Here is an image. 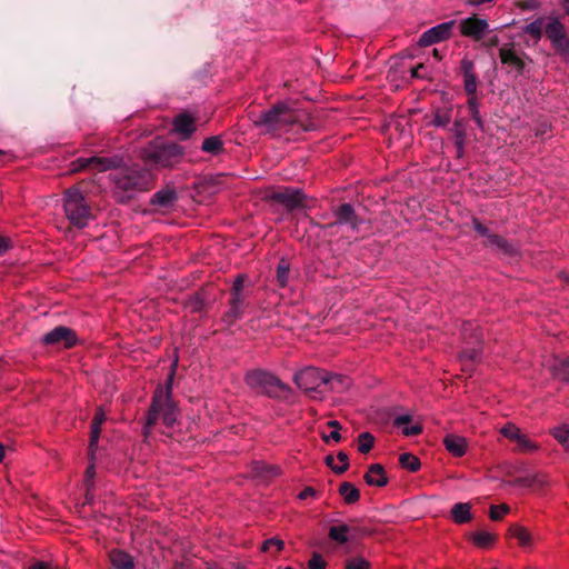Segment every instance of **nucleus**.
<instances>
[{"label": "nucleus", "instance_id": "f257e3e1", "mask_svg": "<svg viewBox=\"0 0 569 569\" xmlns=\"http://www.w3.org/2000/svg\"><path fill=\"white\" fill-rule=\"evenodd\" d=\"M460 333L465 347L459 352L458 360L462 370L470 372L481 361L483 335L480 327L472 321H463Z\"/></svg>", "mask_w": 569, "mask_h": 569}, {"label": "nucleus", "instance_id": "f03ea898", "mask_svg": "<svg viewBox=\"0 0 569 569\" xmlns=\"http://www.w3.org/2000/svg\"><path fill=\"white\" fill-rule=\"evenodd\" d=\"M141 157L147 164L172 168L183 159L184 148L172 141L154 140L142 149Z\"/></svg>", "mask_w": 569, "mask_h": 569}, {"label": "nucleus", "instance_id": "7ed1b4c3", "mask_svg": "<svg viewBox=\"0 0 569 569\" xmlns=\"http://www.w3.org/2000/svg\"><path fill=\"white\" fill-rule=\"evenodd\" d=\"M244 381L257 393L271 399H287L292 391L290 386L282 382L276 375L262 369L248 371Z\"/></svg>", "mask_w": 569, "mask_h": 569}, {"label": "nucleus", "instance_id": "20e7f679", "mask_svg": "<svg viewBox=\"0 0 569 569\" xmlns=\"http://www.w3.org/2000/svg\"><path fill=\"white\" fill-rule=\"evenodd\" d=\"M162 416L163 423L172 427L178 418V409L171 397L163 393L162 386H158L153 392L150 408L144 423V436L156 426L159 417Z\"/></svg>", "mask_w": 569, "mask_h": 569}, {"label": "nucleus", "instance_id": "39448f33", "mask_svg": "<svg viewBox=\"0 0 569 569\" xmlns=\"http://www.w3.org/2000/svg\"><path fill=\"white\" fill-rule=\"evenodd\" d=\"M62 201L64 214L69 222L78 229L87 227L93 214L80 189L77 187L67 189Z\"/></svg>", "mask_w": 569, "mask_h": 569}, {"label": "nucleus", "instance_id": "423d86ee", "mask_svg": "<svg viewBox=\"0 0 569 569\" xmlns=\"http://www.w3.org/2000/svg\"><path fill=\"white\" fill-rule=\"evenodd\" d=\"M247 277L239 274L230 289V299L228 301V310L222 315V322L228 327L233 326L238 320L242 319L246 308L248 307L247 296L244 293V282Z\"/></svg>", "mask_w": 569, "mask_h": 569}, {"label": "nucleus", "instance_id": "0eeeda50", "mask_svg": "<svg viewBox=\"0 0 569 569\" xmlns=\"http://www.w3.org/2000/svg\"><path fill=\"white\" fill-rule=\"evenodd\" d=\"M151 173L147 169H126L113 176L116 188L124 192L146 191L151 186Z\"/></svg>", "mask_w": 569, "mask_h": 569}, {"label": "nucleus", "instance_id": "6e6552de", "mask_svg": "<svg viewBox=\"0 0 569 569\" xmlns=\"http://www.w3.org/2000/svg\"><path fill=\"white\" fill-rule=\"evenodd\" d=\"M327 371L313 367L305 368L293 376V382L313 399H321Z\"/></svg>", "mask_w": 569, "mask_h": 569}, {"label": "nucleus", "instance_id": "1a4fd4ad", "mask_svg": "<svg viewBox=\"0 0 569 569\" xmlns=\"http://www.w3.org/2000/svg\"><path fill=\"white\" fill-rule=\"evenodd\" d=\"M269 200L282 204L288 212L307 209V196L299 188H279L269 194Z\"/></svg>", "mask_w": 569, "mask_h": 569}, {"label": "nucleus", "instance_id": "9d476101", "mask_svg": "<svg viewBox=\"0 0 569 569\" xmlns=\"http://www.w3.org/2000/svg\"><path fill=\"white\" fill-rule=\"evenodd\" d=\"M332 214L335 217V221L326 223L322 226L325 230L330 231V234H333V229L338 226H346L352 231H357L362 224L363 220L359 217L351 203H341L332 210Z\"/></svg>", "mask_w": 569, "mask_h": 569}, {"label": "nucleus", "instance_id": "9b49d317", "mask_svg": "<svg viewBox=\"0 0 569 569\" xmlns=\"http://www.w3.org/2000/svg\"><path fill=\"white\" fill-rule=\"evenodd\" d=\"M499 58L502 64L510 68V71L516 73V77L525 74L528 63H532V59L523 51H517L512 43L503 44L499 49Z\"/></svg>", "mask_w": 569, "mask_h": 569}, {"label": "nucleus", "instance_id": "f8f14e48", "mask_svg": "<svg viewBox=\"0 0 569 569\" xmlns=\"http://www.w3.org/2000/svg\"><path fill=\"white\" fill-rule=\"evenodd\" d=\"M41 342L46 346L71 349L78 345L79 339L73 329L66 326H57L42 336Z\"/></svg>", "mask_w": 569, "mask_h": 569}, {"label": "nucleus", "instance_id": "ddd939ff", "mask_svg": "<svg viewBox=\"0 0 569 569\" xmlns=\"http://www.w3.org/2000/svg\"><path fill=\"white\" fill-rule=\"evenodd\" d=\"M549 22L545 27L546 36L550 40L553 49L560 54L569 53V36L562 22L558 17H549Z\"/></svg>", "mask_w": 569, "mask_h": 569}, {"label": "nucleus", "instance_id": "4468645a", "mask_svg": "<svg viewBox=\"0 0 569 569\" xmlns=\"http://www.w3.org/2000/svg\"><path fill=\"white\" fill-rule=\"evenodd\" d=\"M123 162L121 156L113 157H90V158H79L76 163L78 164L77 169L86 170L93 169L99 172L120 168Z\"/></svg>", "mask_w": 569, "mask_h": 569}, {"label": "nucleus", "instance_id": "2eb2a0df", "mask_svg": "<svg viewBox=\"0 0 569 569\" xmlns=\"http://www.w3.org/2000/svg\"><path fill=\"white\" fill-rule=\"evenodd\" d=\"M453 26L455 21H447L428 29L420 36L418 44L420 47H429L449 39L452 34Z\"/></svg>", "mask_w": 569, "mask_h": 569}, {"label": "nucleus", "instance_id": "dca6fc26", "mask_svg": "<svg viewBox=\"0 0 569 569\" xmlns=\"http://www.w3.org/2000/svg\"><path fill=\"white\" fill-rule=\"evenodd\" d=\"M281 102L273 104L270 109L262 111L253 123L258 128H263L266 132H276L280 130Z\"/></svg>", "mask_w": 569, "mask_h": 569}, {"label": "nucleus", "instance_id": "f3484780", "mask_svg": "<svg viewBox=\"0 0 569 569\" xmlns=\"http://www.w3.org/2000/svg\"><path fill=\"white\" fill-rule=\"evenodd\" d=\"M179 197L174 187L166 186L160 189L156 193L152 194L150 199V204L160 210H169L174 207Z\"/></svg>", "mask_w": 569, "mask_h": 569}, {"label": "nucleus", "instance_id": "a211bd4d", "mask_svg": "<svg viewBox=\"0 0 569 569\" xmlns=\"http://www.w3.org/2000/svg\"><path fill=\"white\" fill-rule=\"evenodd\" d=\"M460 70L463 76V89L468 98L476 97L478 88V76L475 71L473 61L463 58L460 62Z\"/></svg>", "mask_w": 569, "mask_h": 569}, {"label": "nucleus", "instance_id": "6ab92c4d", "mask_svg": "<svg viewBox=\"0 0 569 569\" xmlns=\"http://www.w3.org/2000/svg\"><path fill=\"white\" fill-rule=\"evenodd\" d=\"M107 416L104 410L99 407L94 413V417L91 422V430H90V440H89V457L91 460L94 459V452L98 448V441L101 435V426L106 421Z\"/></svg>", "mask_w": 569, "mask_h": 569}, {"label": "nucleus", "instance_id": "aec40b11", "mask_svg": "<svg viewBox=\"0 0 569 569\" xmlns=\"http://www.w3.org/2000/svg\"><path fill=\"white\" fill-rule=\"evenodd\" d=\"M488 26L489 24L485 19H479L473 16L461 21L460 30L465 37H471L475 40H480Z\"/></svg>", "mask_w": 569, "mask_h": 569}, {"label": "nucleus", "instance_id": "412c9836", "mask_svg": "<svg viewBox=\"0 0 569 569\" xmlns=\"http://www.w3.org/2000/svg\"><path fill=\"white\" fill-rule=\"evenodd\" d=\"M548 370L550 371L552 378L555 380L569 383V358L568 357H559L555 356L550 363L548 365Z\"/></svg>", "mask_w": 569, "mask_h": 569}, {"label": "nucleus", "instance_id": "4be33fe9", "mask_svg": "<svg viewBox=\"0 0 569 569\" xmlns=\"http://www.w3.org/2000/svg\"><path fill=\"white\" fill-rule=\"evenodd\" d=\"M209 303L207 291L201 289L186 299L184 307L192 313L204 315Z\"/></svg>", "mask_w": 569, "mask_h": 569}, {"label": "nucleus", "instance_id": "5701e85b", "mask_svg": "<svg viewBox=\"0 0 569 569\" xmlns=\"http://www.w3.org/2000/svg\"><path fill=\"white\" fill-rule=\"evenodd\" d=\"M351 386V379L348 376L340 373H331L327 371V377L323 386L325 391L345 392Z\"/></svg>", "mask_w": 569, "mask_h": 569}, {"label": "nucleus", "instance_id": "b1692460", "mask_svg": "<svg viewBox=\"0 0 569 569\" xmlns=\"http://www.w3.org/2000/svg\"><path fill=\"white\" fill-rule=\"evenodd\" d=\"M173 128L182 140H187L196 131L194 119L189 113H180L173 119Z\"/></svg>", "mask_w": 569, "mask_h": 569}, {"label": "nucleus", "instance_id": "393cba45", "mask_svg": "<svg viewBox=\"0 0 569 569\" xmlns=\"http://www.w3.org/2000/svg\"><path fill=\"white\" fill-rule=\"evenodd\" d=\"M363 479L368 486L385 487L388 483L386 470L380 463H372L365 473Z\"/></svg>", "mask_w": 569, "mask_h": 569}, {"label": "nucleus", "instance_id": "a878e982", "mask_svg": "<svg viewBox=\"0 0 569 569\" xmlns=\"http://www.w3.org/2000/svg\"><path fill=\"white\" fill-rule=\"evenodd\" d=\"M443 446L452 456L462 457L467 451L468 442L465 437L455 433H448L443 438Z\"/></svg>", "mask_w": 569, "mask_h": 569}, {"label": "nucleus", "instance_id": "bb28decb", "mask_svg": "<svg viewBox=\"0 0 569 569\" xmlns=\"http://www.w3.org/2000/svg\"><path fill=\"white\" fill-rule=\"evenodd\" d=\"M109 560L113 569H133L134 560L131 555L121 550L113 549L109 552Z\"/></svg>", "mask_w": 569, "mask_h": 569}, {"label": "nucleus", "instance_id": "cd10ccee", "mask_svg": "<svg viewBox=\"0 0 569 569\" xmlns=\"http://www.w3.org/2000/svg\"><path fill=\"white\" fill-rule=\"evenodd\" d=\"M352 532V528L349 525L340 523L337 526H331L328 531V537L332 541L345 545L350 541V533Z\"/></svg>", "mask_w": 569, "mask_h": 569}, {"label": "nucleus", "instance_id": "c85d7f7f", "mask_svg": "<svg viewBox=\"0 0 569 569\" xmlns=\"http://www.w3.org/2000/svg\"><path fill=\"white\" fill-rule=\"evenodd\" d=\"M300 113L292 109L287 102H281L280 130L292 128L300 122Z\"/></svg>", "mask_w": 569, "mask_h": 569}, {"label": "nucleus", "instance_id": "c756f323", "mask_svg": "<svg viewBox=\"0 0 569 569\" xmlns=\"http://www.w3.org/2000/svg\"><path fill=\"white\" fill-rule=\"evenodd\" d=\"M451 517L458 525L469 522L472 519L471 506L466 502L455 503L451 509Z\"/></svg>", "mask_w": 569, "mask_h": 569}, {"label": "nucleus", "instance_id": "7c9ffc66", "mask_svg": "<svg viewBox=\"0 0 569 569\" xmlns=\"http://www.w3.org/2000/svg\"><path fill=\"white\" fill-rule=\"evenodd\" d=\"M507 536L510 538H516L519 546L523 548L529 547L532 542L531 533L520 525L510 526Z\"/></svg>", "mask_w": 569, "mask_h": 569}, {"label": "nucleus", "instance_id": "2f4dec72", "mask_svg": "<svg viewBox=\"0 0 569 569\" xmlns=\"http://www.w3.org/2000/svg\"><path fill=\"white\" fill-rule=\"evenodd\" d=\"M485 244L488 247H493L505 254H513L515 248L511 243L507 241L503 237L492 233L486 239Z\"/></svg>", "mask_w": 569, "mask_h": 569}, {"label": "nucleus", "instance_id": "473e14b6", "mask_svg": "<svg viewBox=\"0 0 569 569\" xmlns=\"http://www.w3.org/2000/svg\"><path fill=\"white\" fill-rule=\"evenodd\" d=\"M338 492L347 505H353L360 499L359 489L348 481H345L339 486Z\"/></svg>", "mask_w": 569, "mask_h": 569}, {"label": "nucleus", "instance_id": "72a5a7b5", "mask_svg": "<svg viewBox=\"0 0 569 569\" xmlns=\"http://www.w3.org/2000/svg\"><path fill=\"white\" fill-rule=\"evenodd\" d=\"M545 17H539L522 28V32L530 34L536 41H539L543 34Z\"/></svg>", "mask_w": 569, "mask_h": 569}, {"label": "nucleus", "instance_id": "f704fd0d", "mask_svg": "<svg viewBox=\"0 0 569 569\" xmlns=\"http://www.w3.org/2000/svg\"><path fill=\"white\" fill-rule=\"evenodd\" d=\"M471 539L477 547L488 548L496 542L497 536L488 531H476L471 535Z\"/></svg>", "mask_w": 569, "mask_h": 569}, {"label": "nucleus", "instance_id": "c9c22d12", "mask_svg": "<svg viewBox=\"0 0 569 569\" xmlns=\"http://www.w3.org/2000/svg\"><path fill=\"white\" fill-rule=\"evenodd\" d=\"M290 264L286 259H280L277 266V283L279 287L284 288L289 282Z\"/></svg>", "mask_w": 569, "mask_h": 569}, {"label": "nucleus", "instance_id": "e433bc0d", "mask_svg": "<svg viewBox=\"0 0 569 569\" xmlns=\"http://www.w3.org/2000/svg\"><path fill=\"white\" fill-rule=\"evenodd\" d=\"M399 463L403 469H407L410 472H416L421 467L419 458L410 452L400 455Z\"/></svg>", "mask_w": 569, "mask_h": 569}, {"label": "nucleus", "instance_id": "4c0bfd02", "mask_svg": "<svg viewBox=\"0 0 569 569\" xmlns=\"http://www.w3.org/2000/svg\"><path fill=\"white\" fill-rule=\"evenodd\" d=\"M201 149L211 154H219L223 150V143L218 136H212L204 139Z\"/></svg>", "mask_w": 569, "mask_h": 569}, {"label": "nucleus", "instance_id": "58836bf2", "mask_svg": "<svg viewBox=\"0 0 569 569\" xmlns=\"http://www.w3.org/2000/svg\"><path fill=\"white\" fill-rule=\"evenodd\" d=\"M551 435L563 447H569V425L557 426L551 430Z\"/></svg>", "mask_w": 569, "mask_h": 569}, {"label": "nucleus", "instance_id": "ea45409f", "mask_svg": "<svg viewBox=\"0 0 569 569\" xmlns=\"http://www.w3.org/2000/svg\"><path fill=\"white\" fill-rule=\"evenodd\" d=\"M468 108L470 111L471 119L476 122L478 128L483 130V121L479 112V102L477 97H470L468 98Z\"/></svg>", "mask_w": 569, "mask_h": 569}, {"label": "nucleus", "instance_id": "a19ab883", "mask_svg": "<svg viewBox=\"0 0 569 569\" xmlns=\"http://www.w3.org/2000/svg\"><path fill=\"white\" fill-rule=\"evenodd\" d=\"M375 443V437L370 432H362L358 436V450L368 453Z\"/></svg>", "mask_w": 569, "mask_h": 569}, {"label": "nucleus", "instance_id": "79ce46f5", "mask_svg": "<svg viewBox=\"0 0 569 569\" xmlns=\"http://www.w3.org/2000/svg\"><path fill=\"white\" fill-rule=\"evenodd\" d=\"M450 130L453 133L455 141L467 139L466 121L463 119H456Z\"/></svg>", "mask_w": 569, "mask_h": 569}, {"label": "nucleus", "instance_id": "37998d69", "mask_svg": "<svg viewBox=\"0 0 569 569\" xmlns=\"http://www.w3.org/2000/svg\"><path fill=\"white\" fill-rule=\"evenodd\" d=\"M509 511H510V507L506 503H502L499 506H491L489 509V517L493 521H499Z\"/></svg>", "mask_w": 569, "mask_h": 569}, {"label": "nucleus", "instance_id": "c03bdc74", "mask_svg": "<svg viewBox=\"0 0 569 569\" xmlns=\"http://www.w3.org/2000/svg\"><path fill=\"white\" fill-rule=\"evenodd\" d=\"M450 121V110H437L432 120V124L436 127H446Z\"/></svg>", "mask_w": 569, "mask_h": 569}, {"label": "nucleus", "instance_id": "a18cd8bd", "mask_svg": "<svg viewBox=\"0 0 569 569\" xmlns=\"http://www.w3.org/2000/svg\"><path fill=\"white\" fill-rule=\"evenodd\" d=\"M284 542L276 537H272L270 539H267L261 545V551L268 552L271 550V548H276V552H279L283 549Z\"/></svg>", "mask_w": 569, "mask_h": 569}, {"label": "nucleus", "instance_id": "49530a36", "mask_svg": "<svg viewBox=\"0 0 569 569\" xmlns=\"http://www.w3.org/2000/svg\"><path fill=\"white\" fill-rule=\"evenodd\" d=\"M345 569H370V562L361 557L347 560Z\"/></svg>", "mask_w": 569, "mask_h": 569}, {"label": "nucleus", "instance_id": "de8ad7c7", "mask_svg": "<svg viewBox=\"0 0 569 569\" xmlns=\"http://www.w3.org/2000/svg\"><path fill=\"white\" fill-rule=\"evenodd\" d=\"M501 433L509 440L517 441L521 431L515 425L508 423L501 429Z\"/></svg>", "mask_w": 569, "mask_h": 569}, {"label": "nucleus", "instance_id": "09e8293b", "mask_svg": "<svg viewBox=\"0 0 569 569\" xmlns=\"http://www.w3.org/2000/svg\"><path fill=\"white\" fill-rule=\"evenodd\" d=\"M518 446V449L520 451H532L537 449V446L533 445L526 435L522 432L520 433V437L515 441Z\"/></svg>", "mask_w": 569, "mask_h": 569}, {"label": "nucleus", "instance_id": "8fccbe9b", "mask_svg": "<svg viewBox=\"0 0 569 569\" xmlns=\"http://www.w3.org/2000/svg\"><path fill=\"white\" fill-rule=\"evenodd\" d=\"M308 567L309 569H326L327 563L320 553L315 552L308 562Z\"/></svg>", "mask_w": 569, "mask_h": 569}, {"label": "nucleus", "instance_id": "3c124183", "mask_svg": "<svg viewBox=\"0 0 569 569\" xmlns=\"http://www.w3.org/2000/svg\"><path fill=\"white\" fill-rule=\"evenodd\" d=\"M94 476H96V469H94V465L93 463H90L87 469H86V472H84V485L87 487V491L89 492V490L93 487L94 482H93V479H94Z\"/></svg>", "mask_w": 569, "mask_h": 569}, {"label": "nucleus", "instance_id": "603ef678", "mask_svg": "<svg viewBox=\"0 0 569 569\" xmlns=\"http://www.w3.org/2000/svg\"><path fill=\"white\" fill-rule=\"evenodd\" d=\"M176 368H177V361L171 366L170 372L168 375L166 386L163 388V393L168 395V397H171L172 393V382L176 375Z\"/></svg>", "mask_w": 569, "mask_h": 569}, {"label": "nucleus", "instance_id": "864d4df0", "mask_svg": "<svg viewBox=\"0 0 569 569\" xmlns=\"http://www.w3.org/2000/svg\"><path fill=\"white\" fill-rule=\"evenodd\" d=\"M472 228L479 236L486 239L491 234L490 230L477 218L472 219Z\"/></svg>", "mask_w": 569, "mask_h": 569}, {"label": "nucleus", "instance_id": "5fc2aeb1", "mask_svg": "<svg viewBox=\"0 0 569 569\" xmlns=\"http://www.w3.org/2000/svg\"><path fill=\"white\" fill-rule=\"evenodd\" d=\"M529 488L532 489H540L546 485L545 477L542 475L536 473V475H528Z\"/></svg>", "mask_w": 569, "mask_h": 569}, {"label": "nucleus", "instance_id": "6e6d98bb", "mask_svg": "<svg viewBox=\"0 0 569 569\" xmlns=\"http://www.w3.org/2000/svg\"><path fill=\"white\" fill-rule=\"evenodd\" d=\"M423 428L420 423H415L412 426H406L403 427L402 429V433L407 437H413V436H418L422 432Z\"/></svg>", "mask_w": 569, "mask_h": 569}, {"label": "nucleus", "instance_id": "4d7b16f0", "mask_svg": "<svg viewBox=\"0 0 569 569\" xmlns=\"http://www.w3.org/2000/svg\"><path fill=\"white\" fill-rule=\"evenodd\" d=\"M303 132L315 131L318 129V124L309 119L307 122L302 120V117L300 116V122L297 124Z\"/></svg>", "mask_w": 569, "mask_h": 569}, {"label": "nucleus", "instance_id": "13d9d810", "mask_svg": "<svg viewBox=\"0 0 569 569\" xmlns=\"http://www.w3.org/2000/svg\"><path fill=\"white\" fill-rule=\"evenodd\" d=\"M412 421V417L410 415H401L395 418L393 426L396 427H406Z\"/></svg>", "mask_w": 569, "mask_h": 569}, {"label": "nucleus", "instance_id": "bf43d9fd", "mask_svg": "<svg viewBox=\"0 0 569 569\" xmlns=\"http://www.w3.org/2000/svg\"><path fill=\"white\" fill-rule=\"evenodd\" d=\"M351 528H352V532L350 533L351 539L360 538V537L368 536L371 533L369 530L361 528V527H351Z\"/></svg>", "mask_w": 569, "mask_h": 569}, {"label": "nucleus", "instance_id": "052dcab7", "mask_svg": "<svg viewBox=\"0 0 569 569\" xmlns=\"http://www.w3.org/2000/svg\"><path fill=\"white\" fill-rule=\"evenodd\" d=\"M318 491L312 487H306L298 496L299 499H307L309 497H317Z\"/></svg>", "mask_w": 569, "mask_h": 569}, {"label": "nucleus", "instance_id": "680f3d73", "mask_svg": "<svg viewBox=\"0 0 569 569\" xmlns=\"http://www.w3.org/2000/svg\"><path fill=\"white\" fill-rule=\"evenodd\" d=\"M465 146L466 140H456L455 141V148H456V156L457 158H462L465 154Z\"/></svg>", "mask_w": 569, "mask_h": 569}, {"label": "nucleus", "instance_id": "e2e57ef3", "mask_svg": "<svg viewBox=\"0 0 569 569\" xmlns=\"http://www.w3.org/2000/svg\"><path fill=\"white\" fill-rule=\"evenodd\" d=\"M529 482H530V480H528V476H526V477L516 478L513 481L510 482V485L516 486V487L529 488Z\"/></svg>", "mask_w": 569, "mask_h": 569}, {"label": "nucleus", "instance_id": "0e129e2a", "mask_svg": "<svg viewBox=\"0 0 569 569\" xmlns=\"http://www.w3.org/2000/svg\"><path fill=\"white\" fill-rule=\"evenodd\" d=\"M10 239L0 236V256L6 253L10 249Z\"/></svg>", "mask_w": 569, "mask_h": 569}, {"label": "nucleus", "instance_id": "69168bd1", "mask_svg": "<svg viewBox=\"0 0 569 569\" xmlns=\"http://www.w3.org/2000/svg\"><path fill=\"white\" fill-rule=\"evenodd\" d=\"M323 441L329 442L330 439H332L336 442H339L341 440V435L339 430H333L329 436H323Z\"/></svg>", "mask_w": 569, "mask_h": 569}, {"label": "nucleus", "instance_id": "338daca9", "mask_svg": "<svg viewBox=\"0 0 569 569\" xmlns=\"http://www.w3.org/2000/svg\"><path fill=\"white\" fill-rule=\"evenodd\" d=\"M423 68H425L423 63H419L418 66L411 68V70H410L411 78H415V79L423 78V76L420 74V72H419Z\"/></svg>", "mask_w": 569, "mask_h": 569}, {"label": "nucleus", "instance_id": "774afa93", "mask_svg": "<svg viewBox=\"0 0 569 569\" xmlns=\"http://www.w3.org/2000/svg\"><path fill=\"white\" fill-rule=\"evenodd\" d=\"M29 569H50L49 565L43 561H37Z\"/></svg>", "mask_w": 569, "mask_h": 569}]
</instances>
